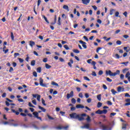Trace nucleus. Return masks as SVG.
Listing matches in <instances>:
<instances>
[{
  "label": "nucleus",
  "instance_id": "nucleus-1",
  "mask_svg": "<svg viewBox=\"0 0 130 130\" xmlns=\"http://www.w3.org/2000/svg\"><path fill=\"white\" fill-rule=\"evenodd\" d=\"M69 115L71 118H72L73 119H78V120L79 121L85 120V118H84V116H87V114L85 113L78 114L76 113H73L70 114Z\"/></svg>",
  "mask_w": 130,
  "mask_h": 130
},
{
  "label": "nucleus",
  "instance_id": "nucleus-2",
  "mask_svg": "<svg viewBox=\"0 0 130 130\" xmlns=\"http://www.w3.org/2000/svg\"><path fill=\"white\" fill-rule=\"evenodd\" d=\"M101 122H99V124L100 125V129L102 130H111V127L109 125H105L104 124H101Z\"/></svg>",
  "mask_w": 130,
  "mask_h": 130
},
{
  "label": "nucleus",
  "instance_id": "nucleus-3",
  "mask_svg": "<svg viewBox=\"0 0 130 130\" xmlns=\"http://www.w3.org/2000/svg\"><path fill=\"white\" fill-rule=\"evenodd\" d=\"M12 111L13 112V113H15L16 115H19L20 114V112H23V109L19 108L18 109V111L12 109Z\"/></svg>",
  "mask_w": 130,
  "mask_h": 130
},
{
  "label": "nucleus",
  "instance_id": "nucleus-4",
  "mask_svg": "<svg viewBox=\"0 0 130 130\" xmlns=\"http://www.w3.org/2000/svg\"><path fill=\"white\" fill-rule=\"evenodd\" d=\"M33 115H34V117H36L38 119H40L41 121H42V118L41 117H39V113L37 112H34L32 113Z\"/></svg>",
  "mask_w": 130,
  "mask_h": 130
},
{
  "label": "nucleus",
  "instance_id": "nucleus-5",
  "mask_svg": "<svg viewBox=\"0 0 130 130\" xmlns=\"http://www.w3.org/2000/svg\"><path fill=\"white\" fill-rule=\"evenodd\" d=\"M73 97H74V91H71L70 93L67 94V98L68 100Z\"/></svg>",
  "mask_w": 130,
  "mask_h": 130
},
{
  "label": "nucleus",
  "instance_id": "nucleus-6",
  "mask_svg": "<svg viewBox=\"0 0 130 130\" xmlns=\"http://www.w3.org/2000/svg\"><path fill=\"white\" fill-rule=\"evenodd\" d=\"M79 43H81V44H82V47H83V48H85V49H86L87 48V45H86V44H87V43L82 40L79 41Z\"/></svg>",
  "mask_w": 130,
  "mask_h": 130
},
{
  "label": "nucleus",
  "instance_id": "nucleus-7",
  "mask_svg": "<svg viewBox=\"0 0 130 130\" xmlns=\"http://www.w3.org/2000/svg\"><path fill=\"white\" fill-rule=\"evenodd\" d=\"M40 85L42 87H46V84L43 83V79L42 78H40Z\"/></svg>",
  "mask_w": 130,
  "mask_h": 130
},
{
  "label": "nucleus",
  "instance_id": "nucleus-8",
  "mask_svg": "<svg viewBox=\"0 0 130 130\" xmlns=\"http://www.w3.org/2000/svg\"><path fill=\"white\" fill-rule=\"evenodd\" d=\"M120 74V71L119 70H117L116 72L112 73V77H115V76H117V75H119Z\"/></svg>",
  "mask_w": 130,
  "mask_h": 130
},
{
  "label": "nucleus",
  "instance_id": "nucleus-9",
  "mask_svg": "<svg viewBox=\"0 0 130 130\" xmlns=\"http://www.w3.org/2000/svg\"><path fill=\"white\" fill-rule=\"evenodd\" d=\"M20 115H21V116H25L24 118V121H28V118H27V114L23 113H20Z\"/></svg>",
  "mask_w": 130,
  "mask_h": 130
},
{
  "label": "nucleus",
  "instance_id": "nucleus-10",
  "mask_svg": "<svg viewBox=\"0 0 130 130\" xmlns=\"http://www.w3.org/2000/svg\"><path fill=\"white\" fill-rule=\"evenodd\" d=\"M124 91V88H122L120 86H119L117 87V92H118L119 93L120 92H123Z\"/></svg>",
  "mask_w": 130,
  "mask_h": 130
},
{
  "label": "nucleus",
  "instance_id": "nucleus-11",
  "mask_svg": "<svg viewBox=\"0 0 130 130\" xmlns=\"http://www.w3.org/2000/svg\"><path fill=\"white\" fill-rule=\"evenodd\" d=\"M106 76H110L111 77H112V72H111L110 70H107L106 71Z\"/></svg>",
  "mask_w": 130,
  "mask_h": 130
},
{
  "label": "nucleus",
  "instance_id": "nucleus-12",
  "mask_svg": "<svg viewBox=\"0 0 130 130\" xmlns=\"http://www.w3.org/2000/svg\"><path fill=\"white\" fill-rule=\"evenodd\" d=\"M82 128H87V129H89V128H90V124L89 123H87V124H86L85 125H84V126H82L81 127Z\"/></svg>",
  "mask_w": 130,
  "mask_h": 130
},
{
  "label": "nucleus",
  "instance_id": "nucleus-13",
  "mask_svg": "<svg viewBox=\"0 0 130 130\" xmlns=\"http://www.w3.org/2000/svg\"><path fill=\"white\" fill-rule=\"evenodd\" d=\"M83 5H88L90 3V0H82Z\"/></svg>",
  "mask_w": 130,
  "mask_h": 130
},
{
  "label": "nucleus",
  "instance_id": "nucleus-14",
  "mask_svg": "<svg viewBox=\"0 0 130 130\" xmlns=\"http://www.w3.org/2000/svg\"><path fill=\"white\" fill-rule=\"evenodd\" d=\"M29 45H30V46H31V47H33V46H34V45H35V42H34L33 41H29Z\"/></svg>",
  "mask_w": 130,
  "mask_h": 130
},
{
  "label": "nucleus",
  "instance_id": "nucleus-15",
  "mask_svg": "<svg viewBox=\"0 0 130 130\" xmlns=\"http://www.w3.org/2000/svg\"><path fill=\"white\" fill-rule=\"evenodd\" d=\"M63 9H64V10H66L67 11H68V12L70 11V9H69V6L68 5H64L63 6Z\"/></svg>",
  "mask_w": 130,
  "mask_h": 130
},
{
  "label": "nucleus",
  "instance_id": "nucleus-16",
  "mask_svg": "<svg viewBox=\"0 0 130 130\" xmlns=\"http://www.w3.org/2000/svg\"><path fill=\"white\" fill-rule=\"evenodd\" d=\"M39 109H41L43 112H45L46 111V109H44V108L41 107V106H39Z\"/></svg>",
  "mask_w": 130,
  "mask_h": 130
},
{
  "label": "nucleus",
  "instance_id": "nucleus-17",
  "mask_svg": "<svg viewBox=\"0 0 130 130\" xmlns=\"http://www.w3.org/2000/svg\"><path fill=\"white\" fill-rule=\"evenodd\" d=\"M76 108H85V106L82 105H76Z\"/></svg>",
  "mask_w": 130,
  "mask_h": 130
},
{
  "label": "nucleus",
  "instance_id": "nucleus-18",
  "mask_svg": "<svg viewBox=\"0 0 130 130\" xmlns=\"http://www.w3.org/2000/svg\"><path fill=\"white\" fill-rule=\"evenodd\" d=\"M122 129L126 130V124H122Z\"/></svg>",
  "mask_w": 130,
  "mask_h": 130
},
{
  "label": "nucleus",
  "instance_id": "nucleus-19",
  "mask_svg": "<svg viewBox=\"0 0 130 130\" xmlns=\"http://www.w3.org/2000/svg\"><path fill=\"white\" fill-rule=\"evenodd\" d=\"M96 114H102V110H98L95 112Z\"/></svg>",
  "mask_w": 130,
  "mask_h": 130
},
{
  "label": "nucleus",
  "instance_id": "nucleus-20",
  "mask_svg": "<svg viewBox=\"0 0 130 130\" xmlns=\"http://www.w3.org/2000/svg\"><path fill=\"white\" fill-rule=\"evenodd\" d=\"M51 85H52V86H56V87H58V84L54 81L51 82Z\"/></svg>",
  "mask_w": 130,
  "mask_h": 130
},
{
  "label": "nucleus",
  "instance_id": "nucleus-21",
  "mask_svg": "<svg viewBox=\"0 0 130 130\" xmlns=\"http://www.w3.org/2000/svg\"><path fill=\"white\" fill-rule=\"evenodd\" d=\"M111 92L112 93L113 95H115L116 93H117V91H115L114 89H111Z\"/></svg>",
  "mask_w": 130,
  "mask_h": 130
},
{
  "label": "nucleus",
  "instance_id": "nucleus-22",
  "mask_svg": "<svg viewBox=\"0 0 130 130\" xmlns=\"http://www.w3.org/2000/svg\"><path fill=\"white\" fill-rule=\"evenodd\" d=\"M96 98L99 101H101V94H100L96 96Z\"/></svg>",
  "mask_w": 130,
  "mask_h": 130
},
{
  "label": "nucleus",
  "instance_id": "nucleus-23",
  "mask_svg": "<svg viewBox=\"0 0 130 130\" xmlns=\"http://www.w3.org/2000/svg\"><path fill=\"white\" fill-rule=\"evenodd\" d=\"M43 17L44 18V20H45V21L48 23L49 24V21H48V20H47V18L46 17H45V16L43 15Z\"/></svg>",
  "mask_w": 130,
  "mask_h": 130
},
{
  "label": "nucleus",
  "instance_id": "nucleus-24",
  "mask_svg": "<svg viewBox=\"0 0 130 130\" xmlns=\"http://www.w3.org/2000/svg\"><path fill=\"white\" fill-rule=\"evenodd\" d=\"M119 15V12H118V11H116L115 14V17H119V18H120V15Z\"/></svg>",
  "mask_w": 130,
  "mask_h": 130
},
{
  "label": "nucleus",
  "instance_id": "nucleus-25",
  "mask_svg": "<svg viewBox=\"0 0 130 130\" xmlns=\"http://www.w3.org/2000/svg\"><path fill=\"white\" fill-rule=\"evenodd\" d=\"M102 106V103L101 102H99L98 103V105H97V107L98 108H100V107H101Z\"/></svg>",
  "mask_w": 130,
  "mask_h": 130
},
{
  "label": "nucleus",
  "instance_id": "nucleus-26",
  "mask_svg": "<svg viewBox=\"0 0 130 130\" xmlns=\"http://www.w3.org/2000/svg\"><path fill=\"white\" fill-rule=\"evenodd\" d=\"M70 62H68V65L69 66H72V63H74V60H73V59H71L70 60Z\"/></svg>",
  "mask_w": 130,
  "mask_h": 130
},
{
  "label": "nucleus",
  "instance_id": "nucleus-27",
  "mask_svg": "<svg viewBox=\"0 0 130 130\" xmlns=\"http://www.w3.org/2000/svg\"><path fill=\"white\" fill-rule=\"evenodd\" d=\"M73 51L75 53H80V51H79V50H78V49H73Z\"/></svg>",
  "mask_w": 130,
  "mask_h": 130
},
{
  "label": "nucleus",
  "instance_id": "nucleus-28",
  "mask_svg": "<svg viewBox=\"0 0 130 130\" xmlns=\"http://www.w3.org/2000/svg\"><path fill=\"white\" fill-rule=\"evenodd\" d=\"M64 48H65V49H66V50H69L70 48L69 47V46H68V45H64L63 46Z\"/></svg>",
  "mask_w": 130,
  "mask_h": 130
},
{
  "label": "nucleus",
  "instance_id": "nucleus-29",
  "mask_svg": "<svg viewBox=\"0 0 130 130\" xmlns=\"http://www.w3.org/2000/svg\"><path fill=\"white\" fill-rule=\"evenodd\" d=\"M102 114H106L107 113V110L104 109L103 110H102Z\"/></svg>",
  "mask_w": 130,
  "mask_h": 130
},
{
  "label": "nucleus",
  "instance_id": "nucleus-30",
  "mask_svg": "<svg viewBox=\"0 0 130 130\" xmlns=\"http://www.w3.org/2000/svg\"><path fill=\"white\" fill-rule=\"evenodd\" d=\"M86 120H87L88 122H90V121H91V117L87 115V118L86 119Z\"/></svg>",
  "mask_w": 130,
  "mask_h": 130
},
{
  "label": "nucleus",
  "instance_id": "nucleus-31",
  "mask_svg": "<svg viewBox=\"0 0 130 130\" xmlns=\"http://www.w3.org/2000/svg\"><path fill=\"white\" fill-rule=\"evenodd\" d=\"M55 128H56V129H62V126H58L56 127H55Z\"/></svg>",
  "mask_w": 130,
  "mask_h": 130
},
{
  "label": "nucleus",
  "instance_id": "nucleus-32",
  "mask_svg": "<svg viewBox=\"0 0 130 130\" xmlns=\"http://www.w3.org/2000/svg\"><path fill=\"white\" fill-rule=\"evenodd\" d=\"M130 76V73H129V72H127V73L126 74V75H125V78H129V76Z\"/></svg>",
  "mask_w": 130,
  "mask_h": 130
},
{
  "label": "nucleus",
  "instance_id": "nucleus-33",
  "mask_svg": "<svg viewBox=\"0 0 130 130\" xmlns=\"http://www.w3.org/2000/svg\"><path fill=\"white\" fill-rule=\"evenodd\" d=\"M42 103L44 106H46V104H45V100H44L43 99H42Z\"/></svg>",
  "mask_w": 130,
  "mask_h": 130
},
{
  "label": "nucleus",
  "instance_id": "nucleus-34",
  "mask_svg": "<svg viewBox=\"0 0 130 130\" xmlns=\"http://www.w3.org/2000/svg\"><path fill=\"white\" fill-rule=\"evenodd\" d=\"M38 94H32V97L33 98L32 99V100H33V99H34V98H37V96H38Z\"/></svg>",
  "mask_w": 130,
  "mask_h": 130
},
{
  "label": "nucleus",
  "instance_id": "nucleus-35",
  "mask_svg": "<svg viewBox=\"0 0 130 130\" xmlns=\"http://www.w3.org/2000/svg\"><path fill=\"white\" fill-rule=\"evenodd\" d=\"M37 73H41V67H39L37 68Z\"/></svg>",
  "mask_w": 130,
  "mask_h": 130
},
{
  "label": "nucleus",
  "instance_id": "nucleus-36",
  "mask_svg": "<svg viewBox=\"0 0 130 130\" xmlns=\"http://www.w3.org/2000/svg\"><path fill=\"white\" fill-rule=\"evenodd\" d=\"M71 102L73 104H76V99H75L74 98L72 99Z\"/></svg>",
  "mask_w": 130,
  "mask_h": 130
},
{
  "label": "nucleus",
  "instance_id": "nucleus-37",
  "mask_svg": "<svg viewBox=\"0 0 130 130\" xmlns=\"http://www.w3.org/2000/svg\"><path fill=\"white\" fill-rule=\"evenodd\" d=\"M106 80L107 81V82H109V83H111V82H112V79H110L109 77H107L106 78Z\"/></svg>",
  "mask_w": 130,
  "mask_h": 130
},
{
  "label": "nucleus",
  "instance_id": "nucleus-38",
  "mask_svg": "<svg viewBox=\"0 0 130 130\" xmlns=\"http://www.w3.org/2000/svg\"><path fill=\"white\" fill-rule=\"evenodd\" d=\"M40 98H41V95L39 94L37 97V99L39 102H40Z\"/></svg>",
  "mask_w": 130,
  "mask_h": 130
},
{
  "label": "nucleus",
  "instance_id": "nucleus-39",
  "mask_svg": "<svg viewBox=\"0 0 130 130\" xmlns=\"http://www.w3.org/2000/svg\"><path fill=\"white\" fill-rule=\"evenodd\" d=\"M114 11H115V10H114V9H111L110 11V15H113V12H114Z\"/></svg>",
  "mask_w": 130,
  "mask_h": 130
},
{
  "label": "nucleus",
  "instance_id": "nucleus-40",
  "mask_svg": "<svg viewBox=\"0 0 130 130\" xmlns=\"http://www.w3.org/2000/svg\"><path fill=\"white\" fill-rule=\"evenodd\" d=\"M91 75L93 77H97V74H96V72H95V71L92 72Z\"/></svg>",
  "mask_w": 130,
  "mask_h": 130
},
{
  "label": "nucleus",
  "instance_id": "nucleus-41",
  "mask_svg": "<svg viewBox=\"0 0 130 130\" xmlns=\"http://www.w3.org/2000/svg\"><path fill=\"white\" fill-rule=\"evenodd\" d=\"M28 106H29V107L35 108V107L34 106V105H32V103H31V102H29V103H28Z\"/></svg>",
  "mask_w": 130,
  "mask_h": 130
},
{
  "label": "nucleus",
  "instance_id": "nucleus-42",
  "mask_svg": "<svg viewBox=\"0 0 130 130\" xmlns=\"http://www.w3.org/2000/svg\"><path fill=\"white\" fill-rule=\"evenodd\" d=\"M32 103H33V104H34V105H37V102H36V100H32Z\"/></svg>",
  "mask_w": 130,
  "mask_h": 130
},
{
  "label": "nucleus",
  "instance_id": "nucleus-43",
  "mask_svg": "<svg viewBox=\"0 0 130 130\" xmlns=\"http://www.w3.org/2000/svg\"><path fill=\"white\" fill-rule=\"evenodd\" d=\"M58 25L59 26H60V25H61V23H60V17H59L58 19Z\"/></svg>",
  "mask_w": 130,
  "mask_h": 130
},
{
  "label": "nucleus",
  "instance_id": "nucleus-44",
  "mask_svg": "<svg viewBox=\"0 0 130 130\" xmlns=\"http://www.w3.org/2000/svg\"><path fill=\"white\" fill-rule=\"evenodd\" d=\"M83 79H84L85 81H90V79H89L87 76L83 77Z\"/></svg>",
  "mask_w": 130,
  "mask_h": 130
},
{
  "label": "nucleus",
  "instance_id": "nucleus-45",
  "mask_svg": "<svg viewBox=\"0 0 130 130\" xmlns=\"http://www.w3.org/2000/svg\"><path fill=\"white\" fill-rule=\"evenodd\" d=\"M116 43L118 45H120V44H121V41H120L119 40H118V41H116Z\"/></svg>",
  "mask_w": 130,
  "mask_h": 130
},
{
  "label": "nucleus",
  "instance_id": "nucleus-46",
  "mask_svg": "<svg viewBox=\"0 0 130 130\" xmlns=\"http://www.w3.org/2000/svg\"><path fill=\"white\" fill-rule=\"evenodd\" d=\"M99 75L101 76L102 75H103V71L101 70L99 72Z\"/></svg>",
  "mask_w": 130,
  "mask_h": 130
},
{
  "label": "nucleus",
  "instance_id": "nucleus-47",
  "mask_svg": "<svg viewBox=\"0 0 130 130\" xmlns=\"http://www.w3.org/2000/svg\"><path fill=\"white\" fill-rule=\"evenodd\" d=\"M32 74L34 77H35L36 78L37 77V72L35 71L33 72Z\"/></svg>",
  "mask_w": 130,
  "mask_h": 130
},
{
  "label": "nucleus",
  "instance_id": "nucleus-48",
  "mask_svg": "<svg viewBox=\"0 0 130 130\" xmlns=\"http://www.w3.org/2000/svg\"><path fill=\"white\" fill-rule=\"evenodd\" d=\"M87 103H91L92 102V99L91 98L88 99L87 100Z\"/></svg>",
  "mask_w": 130,
  "mask_h": 130
},
{
  "label": "nucleus",
  "instance_id": "nucleus-49",
  "mask_svg": "<svg viewBox=\"0 0 130 130\" xmlns=\"http://www.w3.org/2000/svg\"><path fill=\"white\" fill-rule=\"evenodd\" d=\"M127 63H128V61L121 62L120 64H124L125 66H126Z\"/></svg>",
  "mask_w": 130,
  "mask_h": 130
},
{
  "label": "nucleus",
  "instance_id": "nucleus-50",
  "mask_svg": "<svg viewBox=\"0 0 130 130\" xmlns=\"http://www.w3.org/2000/svg\"><path fill=\"white\" fill-rule=\"evenodd\" d=\"M6 96H7V93L6 92L3 93V94H2L3 98H6Z\"/></svg>",
  "mask_w": 130,
  "mask_h": 130
},
{
  "label": "nucleus",
  "instance_id": "nucleus-51",
  "mask_svg": "<svg viewBox=\"0 0 130 130\" xmlns=\"http://www.w3.org/2000/svg\"><path fill=\"white\" fill-rule=\"evenodd\" d=\"M11 39L12 40L14 41V34L13 33V32H11Z\"/></svg>",
  "mask_w": 130,
  "mask_h": 130
},
{
  "label": "nucleus",
  "instance_id": "nucleus-52",
  "mask_svg": "<svg viewBox=\"0 0 130 130\" xmlns=\"http://www.w3.org/2000/svg\"><path fill=\"white\" fill-rule=\"evenodd\" d=\"M13 71H14V69L12 67H10L9 70V72L13 73Z\"/></svg>",
  "mask_w": 130,
  "mask_h": 130
},
{
  "label": "nucleus",
  "instance_id": "nucleus-53",
  "mask_svg": "<svg viewBox=\"0 0 130 130\" xmlns=\"http://www.w3.org/2000/svg\"><path fill=\"white\" fill-rule=\"evenodd\" d=\"M127 71H128V69H124L123 70L122 72H123V74H125V73H126V72H127Z\"/></svg>",
  "mask_w": 130,
  "mask_h": 130
},
{
  "label": "nucleus",
  "instance_id": "nucleus-54",
  "mask_svg": "<svg viewBox=\"0 0 130 130\" xmlns=\"http://www.w3.org/2000/svg\"><path fill=\"white\" fill-rule=\"evenodd\" d=\"M20 55V53H14V57L16 58L17 56Z\"/></svg>",
  "mask_w": 130,
  "mask_h": 130
},
{
  "label": "nucleus",
  "instance_id": "nucleus-55",
  "mask_svg": "<svg viewBox=\"0 0 130 130\" xmlns=\"http://www.w3.org/2000/svg\"><path fill=\"white\" fill-rule=\"evenodd\" d=\"M31 65L35 66V60H33L31 61Z\"/></svg>",
  "mask_w": 130,
  "mask_h": 130
},
{
  "label": "nucleus",
  "instance_id": "nucleus-56",
  "mask_svg": "<svg viewBox=\"0 0 130 130\" xmlns=\"http://www.w3.org/2000/svg\"><path fill=\"white\" fill-rule=\"evenodd\" d=\"M68 128H69V125L62 126V129H68Z\"/></svg>",
  "mask_w": 130,
  "mask_h": 130
},
{
  "label": "nucleus",
  "instance_id": "nucleus-57",
  "mask_svg": "<svg viewBox=\"0 0 130 130\" xmlns=\"http://www.w3.org/2000/svg\"><path fill=\"white\" fill-rule=\"evenodd\" d=\"M123 37L124 38H125V39H127V38H128V37H129L128 35H124L123 36Z\"/></svg>",
  "mask_w": 130,
  "mask_h": 130
},
{
  "label": "nucleus",
  "instance_id": "nucleus-58",
  "mask_svg": "<svg viewBox=\"0 0 130 130\" xmlns=\"http://www.w3.org/2000/svg\"><path fill=\"white\" fill-rule=\"evenodd\" d=\"M71 111H75V110H76V107H71Z\"/></svg>",
  "mask_w": 130,
  "mask_h": 130
},
{
  "label": "nucleus",
  "instance_id": "nucleus-59",
  "mask_svg": "<svg viewBox=\"0 0 130 130\" xmlns=\"http://www.w3.org/2000/svg\"><path fill=\"white\" fill-rule=\"evenodd\" d=\"M108 105H112V103L109 101H108L107 102Z\"/></svg>",
  "mask_w": 130,
  "mask_h": 130
},
{
  "label": "nucleus",
  "instance_id": "nucleus-60",
  "mask_svg": "<svg viewBox=\"0 0 130 130\" xmlns=\"http://www.w3.org/2000/svg\"><path fill=\"white\" fill-rule=\"evenodd\" d=\"M18 101L19 102H24V100L22 99H18Z\"/></svg>",
  "mask_w": 130,
  "mask_h": 130
},
{
  "label": "nucleus",
  "instance_id": "nucleus-61",
  "mask_svg": "<svg viewBox=\"0 0 130 130\" xmlns=\"http://www.w3.org/2000/svg\"><path fill=\"white\" fill-rule=\"evenodd\" d=\"M5 103H6V106H10V103H9V102L6 101Z\"/></svg>",
  "mask_w": 130,
  "mask_h": 130
},
{
  "label": "nucleus",
  "instance_id": "nucleus-62",
  "mask_svg": "<svg viewBox=\"0 0 130 130\" xmlns=\"http://www.w3.org/2000/svg\"><path fill=\"white\" fill-rule=\"evenodd\" d=\"M91 61H92V59H89L87 60V62H88V63H91Z\"/></svg>",
  "mask_w": 130,
  "mask_h": 130
},
{
  "label": "nucleus",
  "instance_id": "nucleus-63",
  "mask_svg": "<svg viewBox=\"0 0 130 130\" xmlns=\"http://www.w3.org/2000/svg\"><path fill=\"white\" fill-rule=\"evenodd\" d=\"M125 97H130L129 94L128 93H125Z\"/></svg>",
  "mask_w": 130,
  "mask_h": 130
},
{
  "label": "nucleus",
  "instance_id": "nucleus-64",
  "mask_svg": "<svg viewBox=\"0 0 130 130\" xmlns=\"http://www.w3.org/2000/svg\"><path fill=\"white\" fill-rule=\"evenodd\" d=\"M91 63L92 66H95L96 64V62L92 61H91Z\"/></svg>",
  "mask_w": 130,
  "mask_h": 130
}]
</instances>
